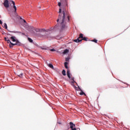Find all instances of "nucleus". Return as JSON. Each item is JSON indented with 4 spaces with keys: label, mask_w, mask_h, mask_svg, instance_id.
<instances>
[{
    "label": "nucleus",
    "mask_w": 130,
    "mask_h": 130,
    "mask_svg": "<svg viewBox=\"0 0 130 130\" xmlns=\"http://www.w3.org/2000/svg\"><path fill=\"white\" fill-rule=\"evenodd\" d=\"M62 15H63V16L61 19V9L59 8V17L57 20V22H59V21H61L60 25L62 28H64V27H66V21H64L66 19V12H64V11H63Z\"/></svg>",
    "instance_id": "obj_1"
},
{
    "label": "nucleus",
    "mask_w": 130,
    "mask_h": 130,
    "mask_svg": "<svg viewBox=\"0 0 130 130\" xmlns=\"http://www.w3.org/2000/svg\"><path fill=\"white\" fill-rule=\"evenodd\" d=\"M8 39H9V38H5V40H6V41H7Z\"/></svg>",
    "instance_id": "obj_24"
},
{
    "label": "nucleus",
    "mask_w": 130,
    "mask_h": 130,
    "mask_svg": "<svg viewBox=\"0 0 130 130\" xmlns=\"http://www.w3.org/2000/svg\"><path fill=\"white\" fill-rule=\"evenodd\" d=\"M68 20H70V17L69 16H68Z\"/></svg>",
    "instance_id": "obj_28"
},
{
    "label": "nucleus",
    "mask_w": 130,
    "mask_h": 130,
    "mask_svg": "<svg viewBox=\"0 0 130 130\" xmlns=\"http://www.w3.org/2000/svg\"><path fill=\"white\" fill-rule=\"evenodd\" d=\"M69 59H70V58H66V61H68Z\"/></svg>",
    "instance_id": "obj_23"
},
{
    "label": "nucleus",
    "mask_w": 130,
    "mask_h": 130,
    "mask_svg": "<svg viewBox=\"0 0 130 130\" xmlns=\"http://www.w3.org/2000/svg\"><path fill=\"white\" fill-rule=\"evenodd\" d=\"M68 62H64V67L66 68V69H69V67H68Z\"/></svg>",
    "instance_id": "obj_14"
},
{
    "label": "nucleus",
    "mask_w": 130,
    "mask_h": 130,
    "mask_svg": "<svg viewBox=\"0 0 130 130\" xmlns=\"http://www.w3.org/2000/svg\"><path fill=\"white\" fill-rule=\"evenodd\" d=\"M62 74L63 76H66V70H63L62 72Z\"/></svg>",
    "instance_id": "obj_16"
},
{
    "label": "nucleus",
    "mask_w": 130,
    "mask_h": 130,
    "mask_svg": "<svg viewBox=\"0 0 130 130\" xmlns=\"http://www.w3.org/2000/svg\"><path fill=\"white\" fill-rule=\"evenodd\" d=\"M70 128L72 129V130H77V128H75V127L76 126V125L75 124H74L73 122H70Z\"/></svg>",
    "instance_id": "obj_3"
},
{
    "label": "nucleus",
    "mask_w": 130,
    "mask_h": 130,
    "mask_svg": "<svg viewBox=\"0 0 130 130\" xmlns=\"http://www.w3.org/2000/svg\"><path fill=\"white\" fill-rule=\"evenodd\" d=\"M93 42H95V43H97V40H93L92 41Z\"/></svg>",
    "instance_id": "obj_19"
},
{
    "label": "nucleus",
    "mask_w": 130,
    "mask_h": 130,
    "mask_svg": "<svg viewBox=\"0 0 130 130\" xmlns=\"http://www.w3.org/2000/svg\"><path fill=\"white\" fill-rule=\"evenodd\" d=\"M67 76L69 79H71V73L69 69L67 70Z\"/></svg>",
    "instance_id": "obj_7"
},
{
    "label": "nucleus",
    "mask_w": 130,
    "mask_h": 130,
    "mask_svg": "<svg viewBox=\"0 0 130 130\" xmlns=\"http://www.w3.org/2000/svg\"><path fill=\"white\" fill-rule=\"evenodd\" d=\"M4 28H5V29H8V25H7V23H4L3 24Z\"/></svg>",
    "instance_id": "obj_13"
},
{
    "label": "nucleus",
    "mask_w": 130,
    "mask_h": 130,
    "mask_svg": "<svg viewBox=\"0 0 130 130\" xmlns=\"http://www.w3.org/2000/svg\"><path fill=\"white\" fill-rule=\"evenodd\" d=\"M4 6L5 7V8H9V7H10L9 4V1L5 0L4 3Z\"/></svg>",
    "instance_id": "obj_4"
},
{
    "label": "nucleus",
    "mask_w": 130,
    "mask_h": 130,
    "mask_svg": "<svg viewBox=\"0 0 130 130\" xmlns=\"http://www.w3.org/2000/svg\"><path fill=\"white\" fill-rule=\"evenodd\" d=\"M80 95H85V93L83 91V90H80Z\"/></svg>",
    "instance_id": "obj_15"
},
{
    "label": "nucleus",
    "mask_w": 130,
    "mask_h": 130,
    "mask_svg": "<svg viewBox=\"0 0 130 130\" xmlns=\"http://www.w3.org/2000/svg\"><path fill=\"white\" fill-rule=\"evenodd\" d=\"M48 67H49V68H50L51 69H52V70H53V65H52V64H48Z\"/></svg>",
    "instance_id": "obj_11"
},
{
    "label": "nucleus",
    "mask_w": 130,
    "mask_h": 130,
    "mask_svg": "<svg viewBox=\"0 0 130 130\" xmlns=\"http://www.w3.org/2000/svg\"><path fill=\"white\" fill-rule=\"evenodd\" d=\"M82 40H85V41H87V39L86 38H83Z\"/></svg>",
    "instance_id": "obj_20"
},
{
    "label": "nucleus",
    "mask_w": 130,
    "mask_h": 130,
    "mask_svg": "<svg viewBox=\"0 0 130 130\" xmlns=\"http://www.w3.org/2000/svg\"><path fill=\"white\" fill-rule=\"evenodd\" d=\"M0 24H1V25H2V24H3V21H2V20H0Z\"/></svg>",
    "instance_id": "obj_26"
},
{
    "label": "nucleus",
    "mask_w": 130,
    "mask_h": 130,
    "mask_svg": "<svg viewBox=\"0 0 130 130\" xmlns=\"http://www.w3.org/2000/svg\"><path fill=\"white\" fill-rule=\"evenodd\" d=\"M69 51L68 49H66L63 52V54H67V53H69Z\"/></svg>",
    "instance_id": "obj_9"
},
{
    "label": "nucleus",
    "mask_w": 130,
    "mask_h": 130,
    "mask_svg": "<svg viewBox=\"0 0 130 130\" xmlns=\"http://www.w3.org/2000/svg\"><path fill=\"white\" fill-rule=\"evenodd\" d=\"M11 2L12 3V4L13 5V8L14 9V12L15 13L17 12V7H16V5L15 4V2L11 1Z\"/></svg>",
    "instance_id": "obj_5"
},
{
    "label": "nucleus",
    "mask_w": 130,
    "mask_h": 130,
    "mask_svg": "<svg viewBox=\"0 0 130 130\" xmlns=\"http://www.w3.org/2000/svg\"><path fill=\"white\" fill-rule=\"evenodd\" d=\"M51 51H55V49H51Z\"/></svg>",
    "instance_id": "obj_22"
},
{
    "label": "nucleus",
    "mask_w": 130,
    "mask_h": 130,
    "mask_svg": "<svg viewBox=\"0 0 130 130\" xmlns=\"http://www.w3.org/2000/svg\"><path fill=\"white\" fill-rule=\"evenodd\" d=\"M61 5V4L60 3V2H59V3H58V6L59 7H60Z\"/></svg>",
    "instance_id": "obj_21"
},
{
    "label": "nucleus",
    "mask_w": 130,
    "mask_h": 130,
    "mask_svg": "<svg viewBox=\"0 0 130 130\" xmlns=\"http://www.w3.org/2000/svg\"><path fill=\"white\" fill-rule=\"evenodd\" d=\"M28 41H29V42H31V43L33 42V40L32 39H31V38H28Z\"/></svg>",
    "instance_id": "obj_17"
},
{
    "label": "nucleus",
    "mask_w": 130,
    "mask_h": 130,
    "mask_svg": "<svg viewBox=\"0 0 130 130\" xmlns=\"http://www.w3.org/2000/svg\"><path fill=\"white\" fill-rule=\"evenodd\" d=\"M72 82H71V84H72V85H73V84H74V83H76V82L75 81V80H74V78H72Z\"/></svg>",
    "instance_id": "obj_18"
},
{
    "label": "nucleus",
    "mask_w": 130,
    "mask_h": 130,
    "mask_svg": "<svg viewBox=\"0 0 130 130\" xmlns=\"http://www.w3.org/2000/svg\"><path fill=\"white\" fill-rule=\"evenodd\" d=\"M44 29H41V30L39 29V31H40V32H42V31H44Z\"/></svg>",
    "instance_id": "obj_25"
},
{
    "label": "nucleus",
    "mask_w": 130,
    "mask_h": 130,
    "mask_svg": "<svg viewBox=\"0 0 130 130\" xmlns=\"http://www.w3.org/2000/svg\"><path fill=\"white\" fill-rule=\"evenodd\" d=\"M10 39H11V40H12V41H13V42L17 43V39H16V37H11Z\"/></svg>",
    "instance_id": "obj_6"
},
{
    "label": "nucleus",
    "mask_w": 130,
    "mask_h": 130,
    "mask_svg": "<svg viewBox=\"0 0 130 130\" xmlns=\"http://www.w3.org/2000/svg\"><path fill=\"white\" fill-rule=\"evenodd\" d=\"M6 41H7V42H8V43H10V44H11V45H16V44H14V43H11V41L9 39H8V40H6Z\"/></svg>",
    "instance_id": "obj_8"
},
{
    "label": "nucleus",
    "mask_w": 130,
    "mask_h": 130,
    "mask_svg": "<svg viewBox=\"0 0 130 130\" xmlns=\"http://www.w3.org/2000/svg\"><path fill=\"white\" fill-rule=\"evenodd\" d=\"M17 75L18 76V77H19L20 78H22L23 77V73H21L20 74L18 73Z\"/></svg>",
    "instance_id": "obj_12"
},
{
    "label": "nucleus",
    "mask_w": 130,
    "mask_h": 130,
    "mask_svg": "<svg viewBox=\"0 0 130 130\" xmlns=\"http://www.w3.org/2000/svg\"><path fill=\"white\" fill-rule=\"evenodd\" d=\"M75 90H76V91H82V89L80 88V87H75Z\"/></svg>",
    "instance_id": "obj_10"
},
{
    "label": "nucleus",
    "mask_w": 130,
    "mask_h": 130,
    "mask_svg": "<svg viewBox=\"0 0 130 130\" xmlns=\"http://www.w3.org/2000/svg\"><path fill=\"white\" fill-rule=\"evenodd\" d=\"M23 22H24V23H26V20H23Z\"/></svg>",
    "instance_id": "obj_27"
},
{
    "label": "nucleus",
    "mask_w": 130,
    "mask_h": 130,
    "mask_svg": "<svg viewBox=\"0 0 130 130\" xmlns=\"http://www.w3.org/2000/svg\"><path fill=\"white\" fill-rule=\"evenodd\" d=\"M83 34H80L79 38L77 39L74 40V42H76L77 43H78L79 42H81V41H82V40H79V39L81 38H82V39H83V38H84V37H83Z\"/></svg>",
    "instance_id": "obj_2"
}]
</instances>
